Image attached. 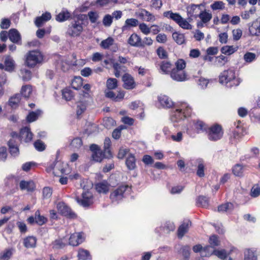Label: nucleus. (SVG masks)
I'll use <instances>...</instances> for the list:
<instances>
[{
	"instance_id": "nucleus-1",
	"label": "nucleus",
	"mask_w": 260,
	"mask_h": 260,
	"mask_svg": "<svg viewBox=\"0 0 260 260\" xmlns=\"http://www.w3.org/2000/svg\"><path fill=\"white\" fill-rule=\"evenodd\" d=\"M86 17L85 15H81L77 20H74L69 25L67 34L72 37H76L80 35L83 30L82 20Z\"/></svg>"
},
{
	"instance_id": "nucleus-2",
	"label": "nucleus",
	"mask_w": 260,
	"mask_h": 260,
	"mask_svg": "<svg viewBox=\"0 0 260 260\" xmlns=\"http://www.w3.org/2000/svg\"><path fill=\"white\" fill-rule=\"evenodd\" d=\"M43 59V56L38 50L29 51L26 55L25 63L29 67H34L38 63H41Z\"/></svg>"
},
{
	"instance_id": "nucleus-3",
	"label": "nucleus",
	"mask_w": 260,
	"mask_h": 260,
	"mask_svg": "<svg viewBox=\"0 0 260 260\" xmlns=\"http://www.w3.org/2000/svg\"><path fill=\"white\" fill-rule=\"evenodd\" d=\"M90 149L92 152V157L93 160L101 162L104 158H109L111 157L108 154L103 152L98 145L96 144H92L90 146Z\"/></svg>"
},
{
	"instance_id": "nucleus-4",
	"label": "nucleus",
	"mask_w": 260,
	"mask_h": 260,
	"mask_svg": "<svg viewBox=\"0 0 260 260\" xmlns=\"http://www.w3.org/2000/svg\"><path fill=\"white\" fill-rule=\"evenodd\" d=\"M223 136L221 126L215 124L209 128L208 138L211 141H217L220 139Z\"/></svg>"
},
{
	"instance_id": "nucleus-5",
	"label": "nucleus",
	"mask_w": 260,
	"mask_h": 260,
	"mask_svg": "<svg viewBox=\"0 0 260 260\" xmlns=\"http://www.w3.org/2000/svg\"><path fill=\"white\" fill-rule=\"evenodd\" d=\"M57 209L61 215L68 218H75L76 217L75 213L64 202H59L57 204Z\"/></svg>"
},
{
	"instance_id": "nucleus-6",
	"label": "nucleus",
	"mask_w": 260,
	"mask_h": 260,
	"mask_svg": "<svg viewBox=\"0 0 260 260\" xmlns=\"http://www.w3.org/2000/svg\"><path fill=\"white\" fill-rule=\"evenodd\" d=\"M128 188V186L127 185H121L112 192L110 198L112 202L121 200L124 197L123 194Z\"/></svg>"
},
{
	"instance_id": "nucleus-7",
	"label": "nucleus",
	"mask_w": 260,
	"mask_h": 260,
	"mask_svg": "<svg viewBox=\"0 0 260 260\" xmlns=\"http://www.w3.org/2000/svg\"><path fill=\"white\" fill-rule=\"evenodd\" d=\"M76 201L83 207H88L93 203V196L91 192L85 191L82 194V198H76Z\"/></svg>"
},
{
	"instance_id": "nucleus-8",
	"label": "nucleus",
	"mask_w": 260,
	"mask_h": 260,
	"mask_svg": "<svg viewBox=\"0 0 260 260\" xmlns=\"http://www.w3.org/2000/svg\"><path fill=\"white\" fill-rule=\"evenodd\" d=\"M171 77L177 81H184L187 79L186 73L181 70L172 69L171 72Z\"/></svg>"
},
{
	"instance_id": "nucleus-9",
	"label": "nucleus",
	"mask_w": 260,
	"mask_h": 260,
	"mask_svg": "<svg viewBox=\"0 0 260 260\" xmlns=\"http://www.w3.org/2000/svg\"><path fill=\"white\" fill-rule=\"evenodd\" d=\"M235 78V73L232 70L224 71L219 77V82L221 83H227Z\"/></svg>"
},
{
	"instance_id": "nucleus-10",
	"label": "nucleus",
	"mask_w": 260,
	"mask_h": 260,
	"mask_svg": "<svg viewBox=\"0 0 260 260\" xmlns=\"http://www.w3.org/2000/svg\"><path fill=\"white\" fill-rule=\"evenodd\" d=\"M124 82L123 86L126 89H132L135 87V82L133 77L128 74H125L122 76Z\"/></svg>"
},
{
	"instance_id": "nucleus-11",
	"label": "nucleus",
	"mask_w": 260,
	"mask_h": 260,
	"mask_svg": "<svg viewBox=\"0 0 260 260\" xmlns=\"http://www.w3.org/2000/svg\"><path fill=\"white\" fill-rule=\"evenodd\" d=\"M84 241V237L82 233H74L70 236L69 239V244L73 246H78Z\"/></svg>"
},
{
	"instance_id": "nucleus-12",
	"label": "nucleus",
	"mask_w": 260,
	"mask_h": 260,
	"mask_svg": "<svg viewBox=\"0 0 260 260\" xmlns=\"http://www.w3.org/2000/svg\"><path fill=\"white\" fill-rule=\"evenodd\" d=\"M249 31L252 36L260 35V18L254 21L249 27Z\"/></svg>"
},
{
	"instance_id": "nucleus-13",
	"label": "nucleus",
	"mask_w": 260,
	"mask_h": 260,
	"mask_svg": "<svg viewBox=\"0 0 260 260\" xmlns=\"http://www.w3.org/2000/svg\"><path fill=\"white\" fill-rule=\"evenodd\" d=\"M51 18V14L49 12H46L40 17H38L35 21V25L38 27H41L46 22Z\"/></svg>"
},
{
	"instance_id": "nucleus-14",
	"label": "nucleus",
	"mask_w": 260,
	"mask_h": 260,
	"mask_svg": "<svg viewBox=\"0 0 260 260\" xmlns=\"http://www.w3.org/2000/svg\"><path fill=\"white\" fill-rule=\"evenodd\" d=\"M139 17L143 20L153 22L155 20L154 16L145 9H141L137 13Z\"/></svg>"
},
{
	"instance_id": "nucleus-15",
	"label": "nucleus",
	"mask_w": 260,
	"mask_h": 260,
	"mask_svg": "<svg viewBox=\"0 0 260 260\" xmlns=\"http://www.w3.org/2000/svg\"><path fill=\"white\" fill-rule=\"evenodd\" d=\"M128 43L132 46L140 47L143 44H141V39L136 34H132L128 40Z\"/></svg>"
},
{
	"instance_id": "nucleus-16",
	"label": "nucleus",
	"mask_w": 260,
	"mask_h": 260,
	"mask_svg": "<svg viewBox=\"0 0 260 260\" xmlns=\"http://www.w3.org/2000/svg\"><path fill=\"white\" fill-rule=\"evenodd\" d=\"M20 136L22 139H24L26 142H27L31 140L32 134L31 133L28 127H25L21 129Z\"/></svg>"
},
{
	"instance_id": "nucleus-17",
	"label": "nucleus",
	"mask_w": 260,
	"mask_h": 260,
	"mask_svg": "<svg viewBox=\"0 0 260 260\" xmlns=\"http://www.w3.org/2000/svg\"><path fill=\"white\" fill-rule=\"evenodd\" d=\"M9 38L14 43H18L21 40V36L16 29H11L9 31Z\"/></svg>"
},
{
	"instance_id": "nucleus-18",
	"label": "nucleus",
	"mask_w": 260,
	"mask_h": 260,
	"mask_svg": "<svg viewBox=\"0 0 260 260\" xmlns=\"http://www.w3.org/2000/svg\"><path fill=\"white\" fill-rule=\"evenodd\" d=\"M5 70L8 72H12L15 68L14 61L12 57L9 55L7 56L5 58Z\"/></svg>"
},
{
	"instance_id": "nucleus-19",
	"label": "nucleus",
	"mask_w": 260,
	"mask_h": 260,
	"mask_svg": "<svg viewBox=\"0 0 260 260\" xmlns=\"http://www.w3.org/2000/svg\"><path fill=\"white\" fill-rule=\"evenodd\" d=\"M21 190L26 189L28 191H32L35 188V185L32 181H21L19 184Z\"/></svg>"
},
{
	"instance_id": "nucleus-20",
	"label": "nucleus",
	"mask_w": 260,
	"mask_h": 260,
	"mask_svg": "<svg viewBox=\"0 0 260 260\" xmlns=\"http://www.w3.org/2000/svg\"><path fill=\"white\" fill-rule=\"evenodd\" d=\"M191 225V222L188 221L186 222H183L178 229V236L179 238L182 237L186 233L188 230L189 226Z\"/></svg>"
},
{
	"instance_id": "nucleus-21",
	"label": "nucleus",
	"mask_w": 260,
	"mask_h": 260,
	"mask_svg": "<svg viewBox=\"0 0 260 260\" xmlns=\"http://www.w3.org/2000/svg\"><path fill=\"white\" fill-rule=\"evenodd\" d=\"M159 101L164 107L170 108L173 105V102L172 100L166 95H162L159 97Z\"/></svg>"
},
{
	"instance_id": "nucleus-22",
	"label": "nucleus",
	"mask_w": 260,
	"mask_h": 260,
	"mask_svg": "<svg viewBox=\"0 0 260 260\" xmlns=\"http://www.w3.org/2000/svg\"><path fill=\"white\" fill-rule=\"evenodd\" d=\"M95 189L99 193H107L109 191V185L106 182L97 183L95 185Z\"/></svg>"
},
{
	"instance_id": "nucleus-23",
	"label": "nucleus",
	"mask_w": 260,
	"mask_h": 260,
	"mask_svg": "<svg viewBox=\"0 0 260 260\" xmlns=\"http://www.w3.org/2000/svg\"><path fill=\"white\" fill-rule=\"evenodd\" d=\"M37 239L35 237L29 236L24 239V245L25 247L34 248L36 246Z\"/></svg>"
},
{
	"instance_id": "nucleus-24",
	"label": "nucleus",
	"mask_w": 260,
	"mask_h": 260,
	"mask_svg": "<svg viewBox=\"0 0 260 260\" xmlns=\"http://www.w3.org/2000/svg\"><path fill=\"white\" fill-rule=\"evenodd\" d=\"M164 16L166 17L170 18L177 23L179 22L182 18V17L178 13H174L170 11L164 12Z\"/></svg>"
},
{
	"instance_id": "nucleus-25",
	"label": "nucleus",
	"mask_w": 260,
	"mask_h": 260,
	"mask_svg": "<svg viewBox=\"0 0 260 260\" xmlns=\"http://www.w3.org/2000/svg\"><path fill=\"white\" fill-rule=\"evenodd\" d=\"M198 16L201 19L202 22L204 23H207L209 22L212 18V14L206 11H201Z\"/></svg>"
},
{
	"instance_id": "nucleus-26",
	"label": "nucleus",
	"mask_w": 260,
	"mask_h": 260,
	"mask_svg": "<svg viewBox=\"0 0 260 260\" xmlns=\"http://www.w3.org/2000/svg\"><path fill=\"white\" fill-rule=\"evenodd\" d=\"M20 100V95L19 93H17L10 98L9 101V105L12 108H16L18 106Z\"/></svg>"
},
{
	"instance_id": "nucleus-27",
	"label": "nucleus",
	"mask_w": 260,
	"mask_h": 260,
	"mask_svg": "<svg viewBox=\"0 0 260 260\" xmlns=\"http://www.w3.org/2000/svg\"><path fill=\"white\" fill-rule=\"evenodd\" d=\"M201 6V5L192 4L190 6L188 7L187 8L188 15L191 17L196 15V14L200 9Z\"/></svg>"
},
{
	"instance_id": "nucleus-28",
	"label": "nucleus",
	"mask_w": 260,
	"mask_h": 260,
	"mask_svg": "<svg viewBox=\"0 0 260 260\" xmlns=\"http://www.w3.org/2000/svg\"><path fill=\"white\" fill-rule=\"evenodd\" d=\"M126 165L129 170H133L136 167V159L135 156L132 154H129L127 157L126 162Z\"/></svg>"
},
{
	"instance_id": "nucleus-29",
	"label": "nucleus",
	"mask_w": 260,
	"mask_h": 260,
	"mask_svg": "<svg viewBox=\"0 0 260 260\" xmlns=\"http://www.w3.org/2000/svg\"><path fill=\"white\" fill-rule=\"evenodd\" d=\"M233 209V204L231 203L228 202L219 205L218 207V211L219 212H228L232 211Z\"/></svg>"
},
{
	"instance_id": "nucleus-30",
	"label": "nucleus",
	"mask_w": 260,
	"mask_h": 260,
	"mask_svg": "<svg viewBox=\"0 0 260 260\" xmlns=\"http://www.w3.org/2000/svg\"><path fill=\"white\" fill-rule=\"evenodd\" d=\"M139 21L135 18L127 19L125 21V24L122 27V30H124L127 27H135L138 25Z\"/></svg>"
},
{
	"instance_id": "nucleus-31",
	"label": "nucleus",
	"mask_w": 260,
	"mask_h": 260,
	"mask_svg": "<svg viewBox=\"0 0 260 260\" xmlns=\"http://www.w3.org/2000/svg\"><path fill=\"white\" fill-rule=\"evenodd\" d=\"M197 203L199 206L207 207L209 205V199L205 196H200L197 199Z\"/></svg>"
},
{
	"instance_id": "nucleus-32",
	"label": "nucleus",
	"mask_w": 260,
	"mask_h": 260,
	"mask_svg": "<svg viewBox=\"0 0 260 260\" xmlns=\"http://www.w3.org/2000/svg\"><path fill=\"white\" fill-rule=\"evenodd\" d=\"M257 255L254 251L248 249L244 251V260H256Z\"/></svg>"
},
{
	"instance_id": "nucleus-33",
	"label": "nucleus",
	"mask_w": 260,
	"mask_h": 260,
	"mask_svg": "<svg viewBox=\"0 0 260 260\" xmlns=\"http://www.w3.org/2000/svg\"><path fill=\"white\" fill-rule=\"evenodd\" d=\"M41 111L40 110H37L35 112H31L29 113V114L27 115L26 117L27 121L28 122H31L36 121L39 116L41 114Z\"/></svg>"
},
{
	"instance_id": "nucleus-34",
	"label": "nucleus",
	"mask_w": 260,
	"mask_h": 260,
	"mask_svg": "<svg viewBox=\"0 0 260 260\" xmlns=\"http://www.w3.org/2000/svg\"><path fill=\"white\" fill-rule=\"evenodd\" d=\"M237 47H234L233 46H225L221 48V51L223 54L231 55L237 51Z\"/></svg>"
},
{
	"instance_id": "nucleus-35",
	"label": "nucleus",
	"mask_w": 260,
	"mask_h": 260,
	"mask_svg": "<svg viewBox=\"0 0 260 260\" xmlns=\"http://www.w3.org/2000/svg\"><path fill=\"white\" fill-rule=\"evenodd\" d=\"M13 248L7 249L0 254V258L3 260H9L13 254Z\"/></svg>"
},
{
	"instance_id": "nucleus-36",
	"label": "nucleus",
	"mask_w": 260,
	"mask_h": 260,
	"mask_svg": "<svg viewBox=\"0 0 260 260\" xmlns=\"http://www.w3.org/2000/svg\"><path fill=\"white\" fill-rule=\"evenodd\" d=\"M8 144L11 154L14 156L17 155L19 152V149L17 146L15 145L14 141L13 140H10L9 141Z\"/></svg>"
},
{
	"instance_id": "nucleus-37",
	"label": "nucleus",
	"mask_w": 260,
	"mask_h": 260,
	"mask_svg": "<svg viewBox=\"0 0 260 260\" xmlns=\"http://www.w3.org/2000/svg\"><path fill=\"white\" fill-rule=\"evenodd\" d=\"M47 221V218L40 215V211L37 210L35 213V222L40 225H42Z\"/></svg>"
},
{
	"instance_id": "nucleus-38",
	"label": "nucleus",
	"mask_w": 260,
	"mask_h": 260,
	"mask_svg": "<svg viewBox=\"0 0 260 260\" xmlns=\"http://www.w3.org/2000/svg\"><path fill=\"white\" fill-rule=\"evenodd\" d=\"M70 17V13L68 11H62L59 13L56 17V20L61 22L68 19Z\"/></svg>"
},
{
	"instance_id": "nucleus-39",
	"label": "nucleus",
	"mask_w": 260,
	"mask_h": 260,
	"mask_svg": "<svg viewBox=\"0 0 260 260\" xmlns=\"http://www.w3.org/2000/svg\"><path fill=\"white\" fill-rule=\"evenodd\" d=\"M171 67V63L169 61H163L160 64V69L162 72L166 74L170 72Z\"/></svg>"
},
{
	"instance_id": "nucleus-40",
	"label": "nucleus",
	"mask_w": 260,
	"mask_h": 260,
	"mask_svg": "<svg viewBox=\"0 0 260 260\" xmlns=\"http://www.w3.org/2000/svg\"><path fill=\"white\" fill-rule=\"evenodd\" d=\"M32 88L30 85H25L22 86L21 93L25 98H28L31 93Z\"/></svg>"
},
{
	"instance_id": "nucleus-41",
	"label": "nucleus",
	"mask_w": 260,
	"mask_h": 260,
	"mask_svg": "<svg viewBox=\"0 0 260 260\" xmlns=\"http://www.w3.org/2000/svg\"><path fill=\"white\" fill-rule=\"evenodd\" d=\"M172 37L174 41L178 44H182L185 41L184 36L183 34L174 32Z\"/></svg>"
},
{
	"instance_id": "nucleus-42",
	"label": "nucleus",
	"mask_w": 260,
	"mask_h": 260,
	"mask_svg": "<svg viewBox=\"0 0 260 260\" xmlns=\"http://www.w3.org/2000/svg\"><path fill=\"white\" fill-rule=\"evenodd\" d=\"M106 85L109 90L115 89L117 87V80L115 78H109L107 80Z\"/></svg>"
},
{
	"instance_id": "nucleus-43",
	"label": "nucleus",
	"mask_w": 260,
	"mask_h": 260,
	"mask_svg": "<svg viewBox=\"0 0 260 260\" xmlns=\"http://www.w3.org/2000/svg\"><path fill=\"white\" fill-rule=\"evenodd\" d=\"M62 94L63 98L66 101L71 100L74 96L72 91L68 88L63 89L62 90Z\"/></svg>"
},
{
	"instance_id": "nucleus-44",
	"label": "nucleus",
	"mask_w": 260,
	"mask_h": 260,
	"mask_svg": "<svg viewBox=\"0 0 260 260\" xmlns=\"http://www.w3.org/2000/svg\"><path fill=\"white\" fill-rule=\"evenodd\" d=\"M114 40L111 37L102 41L101 43V46L104 49H108L110 46L113 45Z\"/></svg>"
},
{
	"instance_id": "nucleus-45",
	"label": "nucleus",
	"mask_w": 260,
	"mask_h": 260,
	"mask_svg": "<svg viewBox=\"0 0 260 260\" xmlns=\"http://www.w3.org/2000/svg\"><path fill=\"white\" fill-rule=\"evenodd\" d=\"M52 245L53 249H58L63 248L66 244L62 242V239H57L52 242Z\"/></svg>"
},
{
	"instance_id": "nucleus-46",
	"label": "nucleus",
	"mask_w": 260,
	"mask_h": 260,
	"mask_svg": "<svg viewBox=\"0 0 260 260\" xmlns=\"http://www.w3.org/2000/svg\"><path fill=\"white\" fill-rule=\"evenodd\" d=\"M22 79L24 81H28L31 79V72L26 69H22L20 70Z\"/></svg>"
},
{
	"instance_id": "nucleus-47",
	"label": "nucleus",
	"mask_w": 260,
	"mask_h": 260,
	"mask_svg": "<svg viewBox=\"0 0 260 260\" xmlns=\"http://www.w3.org/2000/svg\"><path fill=\"white\" fill-rule=\"evenodd\" d=\"M213 10H223L224 8V4L222 1H215L211 5Z\"/></svg>"
},
{
	"instance_id": "nucleus-48",
	"label": "nucleus",
	"mask_w": 260,
	"mask_h": 260,
	"mask_svg": "<svg viewBox=\"0 0 260 260\" xmlns=\"http://www.w3.org/2000/svg\"><path fill=\"white\" fill-rule=\"evenodd\" d=\"M111 146V141L110 138H106L104 141V148L105 153L108 154L111 157H112L111 152L109 149Z\"/></svg>"
},
{
	"instance_id": "nucleus-49",
	"label": "nucleus",
	"mask_w": 260,
	"mask_h": 260,
	"mask_svg": "<svg viewBox=\"0 0 260 260\" xmlns=\"http://www.w3.org/2000/svg\"><path fill=\"white\" fill-rule=\"evenodd\" d=\"M78 256L80 259L86 260L90 256L88 251L84 249H79Z\"/></svg>"
},
{
	"instance_id": "nucleus-50",
	"label": "nucleus",
	"mask_w": 260,
	"mask_h": 260,
	"mask_svg": "<svg viewBox=\"0 0 260 260\" xmlns=\"http://www.w3.org/2000/svg\"><path fill=\"white\" fill-rule=\"evenodd\" d=\"M213 254L217 256L219 258L222 259L228 258L227 253L226 251L224 249H222L220 250H215L213 251Z\"/></svg>"
},
{
	"instance_id": "nucleus-51",
	"label": "nucleus",
	"mask_w": 260,
	"mask_h": 260,
	"mask_svg": "<svg viewBox=\"0 0 260 260\" xmlns=\"http://www.w3.org/2000/svg\"><path fill=\"white\" fill-rule=\"evenodd\" d=\"M35 148L39 151H42L45 149L46 146L45 144L40 140H38L34 143Z\"/></svg>"
},
{
	"instance_id": "nucleus-52",
	"label": "nucleus",
	"mask_w": 260,
	"mask_h": 260,
	"mask_svg": "<svg viewBox=\"0 0 260 260\" xmlns=\"http://www.w3.org/2000/svg\"><path fill=\"white\" fill-rule=\"evenodd\" d=\"M178 24L180 27L184 29H191L192 28L191 25L187 21L183 19L182 17L181 18V20H180Z\"/></svg>"
},
{
	"instance_id": "nucleus-53",
	"label": "nucleus",
	"mask_w": 260,
	"mask_h": 260,
	"mask_svg": "<svg viewBox=\"0 0 260 260\" xmlns=\"http://www.w3.org/2000/svg\"><path fill=\"white\" fill-rule=\"evenodd\" d=\"M175 65L176 68L174 69L175 70H181L183 71L186 67V62L183 59H180L176 62Z\"/></svg>"
},
{
	"instance_id": "nucleus-54",
	"label": "nucleus",
	"mask_w": 260,
	"mask_h": 260,
	"mask_svg": "<svg viewBox=\"0 0 260 260\" xmlns=\"http://www.w3.org/2000/svg\"><path fill=\"white\" fill-rule=\"evenodd\" d=\"M111 63L113 64V68L114 70L121 71L124 72L125 71V67L123 66L120 65L118 62H115L113 59H110Z\"/></svg>"
},
{
	"instance_id": "nucleus-55",
	"label": "nucleus",
	"mask_w": 260,
	"mask_h": 260,
	"mask_svg": "<svg viewBox=\"0 0 260 260\" xmlns=\"http://www.w3.org/2000/svg\"><path fill=\"white\" fill-rule=\"evenodd\" d=\"M71 145L74 148H79L82 145V140L79 138H75L72 140Z\"/></svg>"
},
{
	"instance_id": "nucleus-56",
	"label": "nucleus",
	"mask_w": 260,
	"mask_h": 260,
	"mask_svg": "<svg viewBox=\"0 0 260 260\" xmlns=\"http://www.w3.org/2000/svg\"><path fill=\"white\" fill-rule=\"evenodd\" d=\"M112 22V16L107 14L105 16L103 20V23L105 26H110Z\"/></svg>"
},
{
	"instance_id": "nucleus-57",
	"label": "nucleus",
	"mask_w": 260,
	"mask_h": 260,
	"mask_svg": "<svg viewBox=\"0 0 260 260\" xmlns=\"http://www.w3.org/2000/svg\"><path fill=\"white\" fill-rule=\"evenodd\" d=\"M209 243L212 247L218 246L219 244V241L217 237L215 235L211 236L209 239Z\"/></svg>"
},
{
	"instance_id": "nucleus-58",
	"label": "nucleus",
	"mask_w": 260,
	"mask_h": 260,
	"mask_svg": "<svg viewBox=\"0 0 260 260\" xmlns=\"http://www.w3.org/2000/svg\"><path fill=\"white\" fill-rule=\"evenodd\" d=\"M255 58V54L251 52H247L244 55V59L245 61L250 62Z\"/></svg>"
},
{
	"instance_id": "nucleus-59",
	"label": "nucleus",
	"mask_w": 260,
	"mask_h": 260,
	"mask_svg": "<svg viewBox=\"0 0 260 260\" xmlns=\"http://www.w3.org/2000/svg\"><path fill=\"white\" fill-rule=\"evenodd\" d=\"M233 172L236 176H241L243 172L242 166L239 164L235 165L233 169Z\"/></svg>"
},
{
	"instance_id": "nucleus-60",
	"label": "nucleus",
	"mask_w": 260,
	"mask_h": 260,
	"mask_svg": "<svg viewBox=\"0 0 260 260\" xmlns=\"http://www.w3.org/2000/svg\"><path fill=\"white\" fill-rule=\"evenodd\" d=\"M52 194V191L50 187H46L43 188V196L44 198L49 199L51 197Z\"/></svg>"
},
{
	"instance_id": "nucleus-61",
	"label": "nucleus",
	"mask_w": 260,
	"mask_h": 260,
	"mask_svg": "<svg viewBox=\"0 0 260 260\" xmlns=\"http://www.w3.org/2000/svg\"><path fill=\"white\" fill-rule=\"evenodd\" d=\"M181 250L184 258L188 259L190 256V247L188 246H185L182 248Z\"/></svg>"
},
{
	"instance_id": "nucleus-62",
	"label": "nucleus",
	"mask_w": 260,
	"mask_h": 260,
	"mask_svg": "<svg viewBox=\"0 0 260 260\" xmlns=\"http://www.w3.org/2000/svg\"><path fill=\"white\" fill-rule=\"evenodd\" d=\"M204 168L205 167L204 165L202 162H200L198 165L197 171V174L199 177H202L204 176Z\"/></svg>"
},
{
	"instance_id": "nucleus-63",
	"label": "nucleus",
	"mask_w": 260,
	"mask_h": 260,
	"mask_svg": "<svg viewBox=\"0 0 260 260\" xmlns=\"http://www.w3.org/2000/svg\"><path fill=\"white\" fill-rule=\"evenodd\" d=\"M232 32L234 40L237 41L241 37L242 31L240 29H234Z\"/></svg>"
},
{
	"instance_id": "nucleus-64",
	"label": "nucleus",
	"mask_w": 260,
	"mask_h": 260,
	"mask_svg": "<svg viewBox=\"0 0 260 260\" xmlns=\"http://www.w3.org/2000/svg\"><path fill=\"white\" fill-rule=\"evenodd\" d=\"M139 28L145 35H147L150 32V28H149L148 26L144 23L139 25Z\"/></svg>"
}]
</instances>
